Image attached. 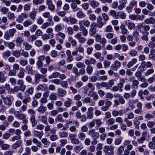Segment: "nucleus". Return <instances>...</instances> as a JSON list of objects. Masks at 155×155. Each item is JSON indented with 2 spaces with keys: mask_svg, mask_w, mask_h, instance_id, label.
Segmentation results:
<instances>
[{
  "mask_svg": "<svg viewBox=\"0 0 155 155\" xmlns=\"http://www.w3.org/2000/svg\"><path fill=\"white\" fill-rule=\"evenodd\" d=\"M75 50V51L72 52V54L73 56L76 55L75 57V59L76 61H80L84 57L81 54H78V51L80 53H84V49L82 47L79 46L76 48Z\"/></svg>",
  "mask_w": 155,
  "mask_h": 155,
  "instance_id": "nucleus-1",
  "label": "nucleus"
},
{
  "mask_svg": "<svg viewBox=\"0 0 155 155\" xmlns=\"http://www.w3.org/2000/svg\"><path fill=\"white\" fill-rule=\"evenodd\" d=\"M114 147L112 145H106L104 147L103 151L106 154L108 155H113L114 153Z\"/></svg>",
  "mask_w": 155,
  "mask_h": 155,
  "instance_id": "nucleus-2",
  "label": "nucleus"
},
{
  "mask_svg": "<svg viewBox=\"0 0 155 155\" xmlns=\"http://www.w3.org/2000/svg\"><path fill=\"white\" fill-rule=\"evenodd\" d=\"M63 21L68 23H69L71 24H74L77 23V19L71 16L69 17L67 16L64 17L62 18Z\"/></svg>",
  "mask_w": 155,
  "mask_h": 155,
  "instance_id": "nucleus-3",
  "label": "nucleus"
},
{
  "mask_svg": "<svg viewBox=\"0 0 155 155\" xmlns=\"http://www.w3.org/2000/svg\"><path fill=\"white\" fill-rule=\"evenodd\" d=\"M1 97L5 105H7L8 106H10L12 105V98L13 99L12 97H5L3 95H1Z\"/></svg>",
  "mask_w": 155,
  "mask_h": 155,
  "instance_id": "nucleus-4",
  "label": "nucleus"
},
{
  "mask_svg": "<svg viewBox=\"0 0 155 155\" xmlns=\"http://www.w3.org/2000/svg\"><path fill=\"white\" fill-rule=\"evenodd\" d=\"M145 16L143 15H136L132 14L129 16V18L132 20L142 21L145 18Z\"/></svg>",
  "mask_w": 155,
  "mask_h": 155,
  "instance_id": "nucleus-5",
  "label": "nucleus"
},
{
  "mask_svg": "<svg viewBox=\"0 0 155 155\" xmlns=\"http://www.w3.org/2000/svg\"><path fill=\"white\" fill-rule=\"evenodd\" d=\"M74 37L78 40V42L80 43L83 44L86 41V38L85 37L82 36L81 32H78L75 35Z\"/></svg>",
  "mask_w": 155,
  "mask_h": 155,
  "instance_id": "nucleus-6",
  "label": "nucleus"
},
{
  "mask_svg": "<svg viewBox=\"0 0 155 155\" xmlns=\"http://www.w3.org/2000/svg\"><path fill=\"white\" fill-rule=\"evenodd\" d=\"M57 40H58L59 43L62 44L65 37V35L64 34L59 32L56 35Z\"/></svg>",
  "mask_w": 155,
  "mask_h": 155,
  "instance_id": "nucleus-7",
  "label": "nucleus"
},
{
  "mask_svg": "<svg viewBox=\"0 0 155 155\" xmlns=\"http://www.w3.org/2000/svg\"><path fill=\"white\" fill-rule=\"evenodd\" d=\"M121 66V62L118 60H116L111 64L110 68L113 70L117 71Z\"/></svg>",
  "mask_w": 155,
  "mask_h": 155,
  "instance_id": "nucleus-8",
  "label": "nucleus"
},
{
  "mask_svg": "<svg viewBox=\"0 0 155 155\" xmlns=\"http://www.w3.org/2000/svg\"><path fill=\"white\" fill-rule=\"evenodd\" d=\"M88 134L92 138H98L99 137V133L96 132L94 129L90 130L88 132Z\"/></svg>",
  "mask_w": 155,
  "mask_h": 155,
  "instance_id": "nucleus-9",
  "label": "nucleus"
},
{
  "mask_svg": "<svg viewBox=\"0 0 155 155\" xmlns=\"http://www.w3.org/2000/svg\"><path fill=\"white\" fill-rule=\"evenodd\" d=\"M45 58V56L44 55H40L38 57V60L36 62V64L38 68H40L42 66L43 64L42 61H44Z\"/></svg>",
  "mask_w": 155,
  "mask_h": 155,
  "instance_id": "nucleus-10",
  "label": "nucleus"
},
{
  "mask_svg": "<svg viewBox=\"0 0 155 155\" xmlns=\"http://www.w3.org/2000/svg\"><path fill=\"white\" fill-rule=\"evenodd\" d=\"M96 26V24L95 22L92 23L90 25L89 32L91 36L94 35L96 32L97 31L95 28Z\"/></svg>",
  "mask_w": 155,
  "mask_h": 155,
  "instance_id": "nucleus-11",
  "label": "nucleus"
},
{
  "mask_svg": "<svg viewBox=\"0 0 155 155\" xmlns=\"http://www.w3.org/2000/svg\"><path fill=\"white\" fill-rule=\"evenodd\" d=\"M84 103H89L90 106H94L95 104V101H94L90 97H86L82 100Z\"/></svg>",
  "mask_w": 155,
  "mask_h": 155,
  "instance_id": "nucleus-12",
  "label": "nucleus"
},
{
  "mask_svg": "<svg viewBox=\"0 0 155 155\" xmlns=\"http://www.w3.org/2000/svg\"><path fill=\"white\" fill-rule=\"evenodd\" d=\"M109 15L112 16L114 19H117L120 18L119 12H117L114 10H111L109 13Z\"/></svg>",
  "mask_w": 155,
  "mask_h": 155,
  "instance_id": "nucleus-13",
  "label": "nucleus"
},
{
  "mask_svg": "<svg viewBox=\"0 0 155 155\" xmlns=\"http://www.w3.org/2000/svg\"><path fill=\"white\" fill-rule=\"evenodd\" d=\"M58 95L59 97H62L67 94V91L62 88H58L57 91Z\"/></svg>",
  "mask_w": 155,
  "mask_h": 155,
  "instance_id": "nucleus-14",
  "label": "nucleus"
},
{
  "mask_svg": "<svg viewBox=\"0 0 155 155\" xmlns=\"http://www.w3.org/2000/svg\"><path fill=\"white\" fill-rule=\"evenodd\" d=\"M93 110L94 108L92 107H90L88 108L86 113L88 119H91L93 118L94 115Z\"/></svg>",
  "mask_w": 155,
  "mask_h": 155,
  "instance_id": "nucleus-15",
  "label": "nucleus"
},
{
  "mask_svg": "<svg viewBox=\"0 0 155 155\" xmlns=\"http://www.w3.org/2000/svg\"><path fill=\"white\" fill-rule=\"evenodd\" d=\"M102 20L103 18L101 16H100L97 17V27L99 28H101L105 24L102 21ZM105 23H106V22Z\"/></svg>",
  "mask_w": 155,
  "mask_h": 155,
  "instance_id": "nucleus-16",
  "label": "nucleus"
},
{
  "mask_svg": "<svg viewBox=\"0 0 155 155\" xmlns=\"http://www.w3.org/2000/svg\"><path fill=\"white\" fill-rule=\"evenodd\" d=\"M124 22L125 25L127 26L128 29L130 30L135 27V24L129 20L126 21H124Z\"/></svg>",
  "mask_w": 155,
  "mask_h": 155,
  "instance_id": "nucleus-17",
  "label": "nucleus"
},
{
  "mask_svg": "<svg viewBox=\"0 0 155 155\" xmlns=\"http://www.w3.org/2000/svg\"><path fill=\"white\" fill-rule=\"evenodd\" d=\"M45 133L48 137V136L49 135V134L48 133V131L51 132V133L53 134H55L56 133V130L53 129L51 130L50 129V127L49 125H47L45 127Z\"/></svg>",
  "mask_w": 155,
  "mask_h": 155,
  "instance_id": "nucleus-18",
  "label": "nucleus"
},
{
  "mask_svg": "<svg viewBox=\"0 0 155 155\" xmlns=\"http://www.w3.org/2000/svg\"><path fill=\"white\" fill-rule=\"evenodd\" d=\"M31 98L29 95L28 94H24V98L23 99L22 102L23 103L27 105L28 103L31 102Z\"/></svg>",
  "mask_w": 155,
  "mask_h": 155,
  "instance_id": "nucleus-19",
  "label": "nucleus"
},
{
  "mask_svg": "<svg viewBox=\"0 0 155 155\" xmlns=\"http://www.w3.org/2000/svg\"><path fill=\"white\" fill-rule=\"evenodd\" d=\"M9 145L7 143H4V141L1 139H0V147L4 150H7L9 148Z\"/></svg>",
  "mask_w": 155,
  "mask_h": 155,
  "instance_id": "nucleus-20",
  "label": "nucleus"
},
{
  "mask_svg": "<svg viewBox=\"0 0 155 155\" xmlns=\"http://www.w3.org/2000/svg\"><path fill=\"white\" fill-rule=\"evenodd\" d=\"M66 53L67 56L66 61L67 63H69L72 61L74 59L73 57L71 55V52L69 50H67Z\"/></svg>",
  "mask_w": 155,
  "mask_h": 155,
  "instance_id": "nucleus-21",
  "label": "nucleus"
},
{
  "mask_svg": "<svg viewBox=\"0 0 155 155\" xmlns=\"http://www.w3.org/2000/svg\"><path fill=\"white\" fill-rule=\"evenodd\" d=\"M121 33L123 35H126L128 34V31L127 29L126 28L125 25L123 24L121 25L120 26Z\"/></svg>",
  "mask_w": 155,
  "mask_h": 155,
  "instance_id": "nucleus-22",
  "label": "nucleus"
},
{
  "mask_svg": "<svg viewBox=\"0 0 155 155\" xmlns=\"http://www.w3.org/2000/svg\"><path fill=\"white\" fill-rule=\"evenodd\" d=\"M42 75L39 73H37L35 75L34 83L35 84H37L40 81V79L41 78Z\"/></svg>",
  "mask_w": 155,
  "mask_h": 155,
  "instance_id": "nucleus-23",
  "label": "nucleus"
},
{
  "mask_svg": "<svg viewBox=\"0 0 155 155\" xmlns=\"http://www.w3.org/2000/svg\"><path fill=\"white\" fill-rule=\"evenodd\" d=\"M22 143V141L20 140L17 141L15 143L12 145V148L13 149H16L17 148L21 146Z\"/></svg>",
  "mask_w": 155,
  "mask_h": 155,
  "instance_id": "nucleus-24",
  "label": "nucleus"
},
{
  "mask_svg": "<svg viewBox=\"0 0 155 155\" xmlns=\"http://www.w3.org/2000/svg\"><path fill=\"white\" fill-rule=\"evenodd\" d=\"M144 22L147 24H153L155 23V19L153 17H150L145 20Z\"/></svg>",
  "mask_w": 155,
  "mask_h": 155,
  "instance_id": "nucleus-25",
  "label": "nucleus"
},
{
  "mask_svg": "<svg viewBox=\"0 0 155 155\" xmlns=\"http://www.w3.org/2000/svg\"><path fill=\"white\" fill-rule=\"evenodd\" d=\"M67 100L64 102V106L66 107H69L71 106L73 103V100L70 98H67Z\"/></svg>",
  "mask_w": 155,
  "mask_h": 155,
  "instance_id": "nucleus-26",
  "label": "nucleus"
},
{
  "mask_svg": "<svg viewBox=\"0 0 155 155\" xmlns=\"http://www.w3.org/2000/svg\"><path fill=\"white\" fill-rule=\"evenodd\" d=\"M34 136L38 138L41 139L43 136V133L42 131H39L34 130L33 131Z\"/></svg>",
  "mask_w": 155,
  "mask_h": 155,
  "instance_id": "nucleus-27",
  "label": "nucleus"
},
{
  "mask_svg": "<svg viewBox=\"0 0 155 155\" xmlns=\"http://www.w3.org/2000/svg\"><path fill=\"white\" fill-rule=\"evenodd\" d=\"M127 2V0H122L120 4L118 5V9L120 10H123L125 7L126 4Z\"/></svg>",
  "mask_w": 155,
  "mask_h": 155,
  "instance_id": "nucleus-28",
  "label": "nucleus"
},
{
  "mask_svg": "<svg viewBox=\"0 0 155 155\" xmlns=\"http://www.w3.org/2000/svg\"><path fill=\"white\" fill-rule=\"evenodd\" d=\"M33 23V21L30 19H28L23 22V25L24 27H27L31 25Z\"/></svg>",
  "mask_w": 155,
  "mask_h": 155,
  "instance_id": "nucleus-29",
  "label": "nucleus"
},
{
  "mask_svg": "<svg viewBox=\"0 0 155 155\" xmlns=\"http://www.w3.org/2000/svg\"><path fill=\"white\" fill-rule=\"evenodd\" d=\"M11 52L10 51L7 50L2 53V57L4 59H7L11 55Z\"/></svg>",
  "mask_w": 155,
  "mask_h": 155,
  "instance_id": "nucleus-30",
  "label": "nucleus"
},
{
  "mask_svg": "<svg viewBox=\"0 0 155 155\" xmlns=\"http://www.w3.org/2000/svg\"><path fill=\"white\" fill-rule=\"evenodd\" d=\"M54 37L53 33H51L49 35L45 34L42 35L41 38L43 40H45L49 38H52Z\"/></svg>",
  "mask_w": 155,
  "mask_h": 155,
  "instance_id": "nucleus-31",
  "label": "nucleus"
},
{
  "mask_svg": "<svg viewBox=\"0 0 155 155\" xmlns=\"http://www.w3.org/2000/svg\"><path fill=\"white\" fill-rule=\"evenodd\" d=\"M77 4L75 2H72L71 4V7L74 12H76L79 10L80 8L77 7Z\"/></svg>",
  "mask_w": 155,
  "mask_h": 155,
  "instance_id": "nucleus-32",
  "label": "nucleus"
},
{
  "mask_svg": "<svg viewBox=\"0 0 155 155\" xmlns=\"http://www.w3.org/2000/svg\"><path fill=\"white\" fill-rule=\"evenodd\" d=\"M23 40L21 37H17L15 40L16 45L18 47L21 46V43L23 42Z\"/></svg>",
  "mask_w": 155,
  "mask_h": 155,
  "instance_id": "nucleus-33",
  "label": "nucleus"
},
{
  "mask_svg": "<svg viewBox=\"0 0 155 155\" xmlns=\"http://www.w3.org/2000/svg\"><path fill=\"white\" fill-rule=\"evenodd\" d=\"M145 61H142L140 64V65L138 67V71H140V72H143L144 71L146 68L145 65Z\"/></svg>",
  "mask_w": 155,
  "mask_h": 155,
  "instance_id": "nucleus-34",
  "label": "nucleus"
},
{
  "mask_svg": "<svg viewBox=\"0 0 155 155\" xmlns=\"http://www.w3.org/2000/svg\"><path fill=\"white\" fill-rule=\"evenodd\" d=\"M137 60L135 58H133L132 59L131 61L129 62L127 64V66L128 68H130L132 67L134 64L137 62Z\"/></svg>",
  "mask_w": 155,
  "mask_h": 155,
  "instance_id": "nucleus-35",
  "label": "nucleus"
},
{
  "mask_svg": "<svg viewBox=\"0 0 155 155\" xmlns=\"http://www.w3.org/2000/svg\"><path fill=\"white\" fill-rule=\"evenodd\" d=\"M78 137L80 140L83 141L85 139L86 136L84 132H80L78 134Z\"/></svg>",
  "mask_w": 155,
  "mask_h": 155,
  "instance_id": "nucleus-36",
  "label": "nucleus"
},
{
  "mask_svg": "<svg viewBox=\"0 0 155 155\" xmlns=\"http://www.w3.org/2000/svg\"><path fill=\"white\" fill-rule=\"evenodd\" d=\"M99 5L98 2L96 0H92L90 2V5L93 8H95Z\"/></svg>",
  "mask_w": 155,
  "mask_h": 155,
  "instance_id": "nucleus-37",
  "label": "nucleus"
},
{
  "mask_svg": "<svg viewBox=\"0 0 155 155\" xmlns=\"http://www.w3.org/2000/svg\"><path fill=\"white\" fill-rule=\"evenodd\" d=\"M30 120L32 124V126L33 127H35L37 124V122L35 120V116L33 115L31 116L30 119Z\"/></svg>",
  "mask_w": 155,
  "mask_h": 155,
  "instance_id": "nucleus-38",
  "label": "nucleus"
},
{
  "mask_svg": "<svg viewBox=\"0 0 155 155\" xmlns=\"http://www.w3.org/2000/svg\"><path fill=\"white\" fill-rule=\"evenodd\" d=\"M47 86L45 84H40L37 87L38 90H41L42 91H45L47 89Z\"/></svg>",
  "mask_w": 155,
  "mask_h": 155,
  "instance_id": "nucleus-39",
  "label": "nucleus"
},
{
  "mask_svg": "<svg viewBox=\"0 0 155 155\" xmlns=\"http://www.w3.org/2000/svg\"><path fill=\"white\" fill-rule=\"evenodd\" d=\"M9 125V123L7 121H5L3 122V124L0 125V130H4L6 129V127H8Z\"/></svg>",
  "mask_w": 155,
  "mask_h": 155,
  "instance_id": "nucleus-40",
  "label": "nucleus"
},
{
  "mask_svg": "<svg viewBox=\"0 0 155 155\" xmlns=\"http://www.w3.org/2000/svg\"><path fill=\"white\" fill-rule=\"evenodd\" d=\"M140 31L144 34L143 36L141 37L142 40L145 41H147L148 40V38L147 37V35H149V32L148 31Z\"/></svg>",
  "mask_w": 155,
  "mask_h": 155,
  "instance_id": "nucleus-41",
  "label": "nucleus"
},
{
  "mask_svg": "<svg viewBox=\"0 0 155 155\" xmlns=\"http://www.w3.org/2000/svg\"><path fill=\"white\" fill-rule=\"evenodd\" d=\"M37 13V11L36 10H34L31 12L29 14V17L33 20L34 19L36 16V14Z\"/></svg>",
  "mask_w": 155,
  "mask_h": 155,
  "instance_id": "nucleus-42",
  "label": "nucleus"
},
{
  "mask_svg": "<svg viewBox=\"0 0 155 155\" xmlns=\"http://www.w3.org/2000/svg\"><path fill=\"white\" fill-rule=\"evenodd\" d=\"M47 109V108L45 107L41 106L37 109V110L40 113L43 114L46 111Z\"/></svg>",
  "mask_w": 155,
  "mask_h": 155,
  "instance_id": "nucleus-43",
  "label": "nucleus"
},
{
  "mask_svg": "<svg viewBox=\"0 0 155 155\" xmlns=\"http://www.w3.org/2000/svg\"><path fill=\"white\" fill-rule=\"evenodd\" d=\"M55 120L57 122L58 121L62 123L64 122V120L63 118L62 115L61 114H59L57 116L55 119Z\"/></svg>",
  "mask_w": 155,
  "mask_h": 155,
  "instance_id": "nucleus-44",
  "label": "nucleus"
},
{
  "mask_svg": "<svg viewBox=\"0 0 155 155\" xmlns=\"http://www.w3.org/2000/svg\"><path fill=\"white\" fill-rule=\"evenodd\" d=\"M23 45L25 47V49L26 50H30L32 48L31 45L26 41H23Z\"/></svg>",
  "mask_w": 155,
  "mask_h": 155,
  "instance_id": "nucleus-45",
  "label": "nucleus"
},
{
  "mask_svg": "<svg viewBox=\"0 0 155 155\" xmlns=\"http://www.w3.org/2000/svg\"><path fill=\"white\" fill-rule=\"evenodd\" d=\"M124 146H120L117 149V155H121L124 151Z\"/></svg>",
  "mask_w": 155,
  "mask_h": 155,
  "instance_id": "nucleus-46",
  "label": "nucleus"
},
{
  "mask_svg": "<svg viewBox=\"0 0 155 155\" xmlns=\"http://www.w3.org/2000/svg\"><path fill=\"white\" fill-rule=\"evenodd\" d=\"M37 38V37L36 36L33 35L27 38V41L29 42H32L33 41L36 40Z\"/></svg>",
  "mask_w": 155,
  "mask_h": 155,
  "instance_id": "nucleus-47",
  "label": "nucleus"
},
{
  "mask_svg": "<svg viewBox=\"0 0 155 155\" xmlns=\"http://www.w3.org/2000/svg\"><path fill=\"white\" fill-rule=\"evenodd\" d=\"M125 82V80L122 78L120 79L119 82L117 86L120 88H122L124 87V84Z\"/></svg>",
  "mask_w": 155,
  "mask_h": 155,
  "instance_id": "nucleus-48",
  "label": "nucleus"
},
{
  "mask_svg": "<svg viewBox=\"0 0 155 155\" xmlns=\"http://www.w3.org/2000/svg\"><path fill=\"white\" fill-rule=\"evenodd\" d=\"M76 16L79 18H84L86 16V15L82 11H80L77 13Z\"/></svg>",
  "mask_w": 155,
  "mask_h": 155,
  "instance_id": "nucleus-49",
  "label": "nucleus"
},
{
  "mask_svg": "<svg viewBox=\"0 0 155 155\" xmlns=\"http://www.w3.org/2000/svg\"><path fill=\"white\" fill-rule=\"evenodd\" d=\"M34 88L32 87H29L25 92V94H28L29 95H32L34 92Z\"/></svg>",
  "mask_w": 155,
  "mask_h": 155,
  "instance_id": "nucleus-50",
  "label": "nucleus"
},
{
  "mask_svg": "<svg viewBox=\"0 0 155 155\" xmlns=\"http://www.w3.org/2000/svg\"><path fill=\"white\" fill-rule=\"evenodd\" d=\"M58 133L61 138H67L68 136V132L65 131L59 132Z\"/></svg>",
  "mask_w": 155,
  "mask_h": 155,
  "instance_id": "nucleus-51",
  "label": "nucleus"
},
{
  "mask_svg": "<svg viewBox=\"0 0 155 155\" xmlns=\"http://www.w3.org/2000/svg\"><path fill=\"white\" fill-rule=\"evenodd\" d=\"M7 16L8 18L11 20H13L15 18L14 14L11 12H9L7 13Z\"/></svg>",
  "mask_w": 155,
  "mask_h": 155,
  "instance_id": "nucleus-52",
  "label": "nucleus"
},
{
  "mask_svg": "<svg viewBox=\"0 0 155 155\" xmlns=\"http://www.w3.org/2000/svg\"><path fill=\"white\" fill-rule=\"evenodd\" d=\"M93 70V67L91 65L87 66L86 69L87 73L89 75H90L92 74Z\"/></svg>",
  "mask_w": 155,
  "mask_h": 155,
  "instance_id": "nucleus-53",
  "label": "nucleus"
},
{
  "mask_svg": "<svg viewBox=\"0 0 155 155\" xmlns=\"http://www.w3.org/2000/svg\"><path fill=\"white\" fill-rule=\"evenodd\" d=\"M72 71L74 74L75 77H78L80 76L78 69L76 67H74L73 68Z\"/></svg>",
  "mask_w": 155,
  "mask_h": 155,
  "instance_id": "nucleus-54",
  "label": "nucleus"
},
{
  "mask_svg": "<svg viewBox=\"0 0 155 155\" xmlns=\"http://www.w3.org/2000/svg\"><path fill=\"white\" fill-rule=\"evenodd\" d=\"M115 123V120L113 118H110L108 119L106 122V124L108 126L111 125Z\"/></svg>",
  "mask_w": 155,
  "mask_h": 155,
  "instance_id": "nucleus-55",
  "label": "nucleus"
},
{
  "mask_svg": "<svg viewBox=\"0 0 155 155\" xmlns=\"http://www.w3.org/2000/svg\"><path fill=\"white\" fill-rule=\"evenodd\" d=\"M68 41L71 42L73 46L74 47L76 46L77 42L75 40L73 39L72 37H69L68 38Z\"/></svg>",
  "mask_w": 155,
  "mask_h": 155,
  "instance_id": "nucleus-56",
  "label": "nucleus"
},
{
  "mask_svg": "<svg viewBox=\"0 0 155 155\" xmlns=\"http://www.w3.org/2000/svg\"><path fill=\"white\" fill-rule=\"evenodd\" d=\"M59 74V72H53L48 76V78L50 79L57 78L58 77Z\"/></svg>",
  "mask_w": 155,
  "mask_h": 155,
  "instance_id": "nucleus-57",
  "label": "nucleus"
},
{
  "mask_svg": "<svg viewBox=\"0 0 155 155\" xmlns=\"http://www.w3.org/2000/svg\"><path fill=\"white\" fill-rule=\"evenodd\" d=\"M30 35V33L28 31H25L22 32L21 33V36L22 37H26L28 38Z\"/></svg>",
  "mask_w": 155,
  "mask_h": 155,
  "instance_id": "nucleus-58",
  "label": "nucleus"
},
{
  "mask_svg": "<svg viewBox=\"0 0 155 155\" xmlns=\"http://www.w3.org/2000/svg\"><path fill=\"white\" fill-rule=\"evenodd\" d=\"M25 69L27 71L28 73L29 74H31L32 73V67L30 65H28L25 67Z\"/></svg>",
  "mask_w": 155,
  "mask_h": 155,
  "instance_id": "nucleus-59",
  "label": "nucleus"
},
{
  "mask_svg": "<svg viewBox=\"0 0 155 155\" xmlns=\"http://www.w3.org/2000/svg\"><path fill=\"white\" fill-rule=\"evenodd\" d=\"M6 78L5 77L4 73L2 72H0V82L3 83L6 81Z\"/></svg>",
  "mask_w": 155,
  "mask_h": 155,
  "instance_id": "nucleus-60",
  "label": "nucleus"
},
{
  "mask_svg": "<svg viewBox=\"0 0 155 155\" xmlns=\"http://www.w3.org/2000/svg\"><path fill=\"white\" fill-rule=\"evenodd\" d=\"M132 86L135 89L136 88H137L138 86V85L139 82V81L137 80L134 79L132 81Z\"/></svg>",
  "mask_w": 155,
  "mask_h": 155,
  "instance_id": "nucleus-61",
  "label": "nucleus"
},
{
  "mask_svg": "<svg viewBox=\"0 0 155 155\" xmlns=\"http://www.w3.org/2000/svg\"><path fill=\"white\" fill-rule=\"evenodd\" d=\"M21 54V52L18 51H14L12 52V55L16 58H18Z\"/></svg>",
  "mask_w": 155,
  "mask_h": 155,
  "instance_id": "nucleus-62",
  "label": "nucleus"
},
{
  "mask_svg": "<svg viewBox=\"0 0 155 155\" xmlns=\"http://www.w3.org/2000/svg\"><path fill=\"white\" fill-rule=\"evenodd\" d=\"M80 21L84 26L87 27L89 26L90 24V21L87 20H83L82 21Z\"/></svg>",
  "mask_w": 155,
  "mask_h": 155,
  "instance_id": "nucleus-63",
  "label": "nucleus"
},
{
  "mask_svg": "<svg viewBox=\"0 0 155 155\" xmlns=\"http://www.w3.org/2000/svg\"><path fill=\"white\" fill-rule=\"evenodd\" d=\"M57 98V95L54 93H52L49 96V99L52 101L56 100Z\"/></svg>",
  "mask_w": 155,
  "mask_h": 155,
  "instance_id": "nucleus-64",
  "label": "nucleus"
}]
</instances>
